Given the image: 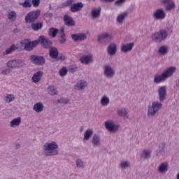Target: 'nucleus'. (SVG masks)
<instances>
[{"label": "nucleus", "instance_id": "nucleus-1", "mask_svg": "<svg viewBox=\"0 0 179 179\" xmlns=\"http://www.w3.org/2000/svg\"><path fill=\"white\" fill-rule=\"evenodd\" d=\"M163 108V104L159 101H155L152 102L151 105H149L147 110V115L149 118L155 117L160 110Z\"/></svg>", "mask_w": 179, "mask_h": 179}, {"label": "nucleus", "instance_id": "nucleus-2", "mask_svg": "<svg viewBox=\"0 0 179 179\" xmlns=\"http://www.w3.org/2000/svg\"><path fill=\"white\" fill-rule=\"evenodd\" d=\"M169 37V31L166 29H161L152 34L151 38L154 43H162Z\"/></svg>", "mask_w": 179, "mask_h": 179}, {"label": "nucleus", "instance_id": "nucleus-3", "mask_svg": "<svg viewBox=\"0 0 179 179\" xmlns=\"http://www.w3.org/2000/svg\"><path fill=\"white\" fill-rule=\"evenodd\" d=\"M58 145L55 142L47 143L44 145V150H45V156H55L58 155Z\"/></svg>", "mask_w": 179, "mask_h": 179}, {"label": "nucleus", "instance_id": "nucleus-4", "mask_svg": "<svg viewBox=\"0 0 179 179\" xmlns=\"http://www.w3.org/2000/svg\"><path fill=\"white\" fill-rule=\"evenodd\" d=\"M104 127L108 132H110V134H115V132H118L120 129V124L115 123L113 120H108L105 121Z\"/></svg>", "mask_w": 179, "mask_h": 179}, {"label": "nucleus", "instance_id": "nucleus-5", "mask_svg": "<svg viewBox=\"0 0 179 179\" xmlns=\"http://www.w3.org/2000/svg\"><path fill=\"white\" fill-rule=\"evenodd\" d=\"M41 11L40 10H35L29 12L25 17L26 23H34L37 21V19L40 17Z\"/></svg>", "mask_w": 179, "mask_h": 179}, {"label": "nucleus", "instance_id": "nucleus-6", "mask_svg": "<svg viewBox=\"0 0 179 179\" xmlns=\"http://www.w3.org/2000/svg\"><path fill=\"white\" fill-rule=\"evenodd\" d=\"M21 46L24 47L26 51H31L34 47L38 45V41H30L29 39H25L20 42Z\"/></svg>", "mask_w": 179, "mask_h": 179}, {"label": "nucleus", "instance_id": "nucleus-7", "mask_svg": "<svg viewBox=\"0 0 179 179\" xmlns=\"http://www.w3.org/2000/svg\"><path fill=\"white\" fill-rule=\"evenodd\" d=\"M103 75L108 78V79H111L114 78L115 71L110 64H106L103 66Z\"/></svg>", "mask_w": 179, "mask_h": 179}, {"label": "nucleus", "instance_id": "nucleus-8", "mask_svg": "<svg viewBox=\"0 0 179 179\" xmlns=\"http://www.w3.org/2000/svg\"><path fill=\"white\" fill-rule=\"evenodd\" d=\"M158 97L160 102H163L166 100L167 97V87L166 85L159 87Z\"/></svg>", "mask_w": 179, "mask_h": 179}, {"label": "nucleus", "instance_id": "nucleus-9", "mask_svg": "<svg viewBox=\"0 0 179 179\" xmlns=\"http://www.w3.org/2000/svg\"><path fill=\"white\" fill-rule=\"evenodd\" d=\"M30 61L35 65H44L45 59L43 56L31 55L29 57Z\"/></svg>", "mask_w": 179, "mask_h": 179}, {"label": "nucleus", "instance_id": "nucleus-10", "mask_svg": "<svg viewBox=\"0 0 179 179\" xmlns=\"http://www.w3.org/2000/svg\"><path fill=\"white\" fill-rule=\"evenodd\" d=\"M176 71H177V67L175 66H171L166 68L162 73L166 79H169V78H171V76L176 73Z\"/></svg>", "mask_w": 179, "mask_h": 179}, {"label": "nucleus", "instance_id": "nucleus-11", "mask_svg": "<svg viewBox=\"0 0 179 179\" xmlns=\"http://www.w3.org/2000/svg\"><path fill=\"white\" fill-rule=\"evenodd\" d=\"M24 65V62L22 60H10L7 63L8 68H20Z\"/></svg>", "mask_w": 179, "mask_h": 179}, {"label": "nucleus", "instance_id": "nucleus-12", "mask_svg": "<svg viewBox=\"0 0 179 179\" xmlns=\"http://www.w3.org/2000/svg\"><path fill=\"white\" fill-rule=\"evenodd\" d=\"M153 17L157 20H163L166 17V13L163 9H157L153 13Z\"/></svg>", "mask_w": 179, "mask_h": 179}, {"label": "nucleus", "instance_id": "nucleus-13", "mask_svg": "<svg viewBox=\"0 0 179 179\" xmlns=\"http://www.w3.org/2000/svg\"><path fill=\"white\" fill-rule=\"evenodd\" d=\"M166 153V143L163 142L159 143L158 148L156 150V156L157 157H162L163 155Z\"/></svg>", "mask_w": 179, "mask_h": 179}, {"label": "nucleus", "instance_id": "nucleus-14", "mask_svg": "<svg viewBox=\"0 0 179 179\" xmlns=\"http://www.w3.org/2000/svg\"><path fill=\"white\" fill-rule=\"evenodd\" d=\"M38 43H41V45L45 48H51V45H52V43L50 41V40L46 39L45 36H41L39 37L38 40Z\"/></svg>", "mask_w": 179, "mask_h": 179}, {"label": "nucleus", "instance_id": "nucleus-15", "mask_svg": "<svg viewBox=\"0 0 179 179\" xmlns=\"http://www.w3.org/2000/svg\"><path fill=\"white\" fill-rule=\"evenodd\" d=\"M83 6L84 5L82 2L75 3L71 5L70 10L73 13H76V12H80L83 9Z\"/></svg>", "mask_w": 179, "mask_h": 179}, {"label": "nucleus", "instance_id": "nucleus-16", "mask_svg": "<svg viewBox=\"0 0 179 179\" xmlns=\"http://www.w3.org/2000/svg\"><path fill=\"white\" fill-rule=\"evenodd\" d=\"M71 38L75 41L76 43H78L79 41H83V40H86L87 38V36H86V34H73L71 35Z\"/></svg>", "mask_w": 179, "mask_h": 179}, {"label": "nucleus", "instance_id": "nucleus-17", "mask_svg": "<svg viewBox=\"0 0 179 179\" xmlns=\"http://www.w3.org/2000/svg\"><path fill=\"white\" fill-rule=\"evenodd\" d=\"M134 45H135L134 42L122 44L121 46L122 52H129L130 51H132Z\"/></svg>", "mask_w": 179, "mask_h": 179}, {"label": "nucleus", "instance_id": "nucleus-18", "mask_svg": "<svg viewBox=\"0 0 179 179\" xmlns=\"http://www.w3.org/2000/svg\"><path fill=\"white\" fill-rule=\"evenodd\" d=\"M169 51H170V47L167 45H163L159 48L158 54L162 57H164V55H167L169 54Z\"/></svg>", "mask_w": 179, "mask_h": 179}, {"label": "nucleus", "instance_id": "nucleus-19", "mask_svg": "<svg viewBox=\"0 0 179 179\" xmlns=\"http://www.w3.org/2000/svg\"><path fill=\"white\" fill-rule=\"evenodd\" d=\"M162 2L164 5H167L166 10H173V9H176V3H174L173 0H162Z\"/></svg>", "mask_w": 179, "mask_h": 179}, {"label": "nucleus", "instance_id": "nucleus-20", "mask_svg": "<svg viewBox=\"0 0 179 179\" xmlns=\"http://www.w3.org/2000/svg\"><path fill=\"white\" fill-rule=\"evenodd\" d=\"M158 171L161 174H166L169 171V162H164L159 165Z\"/></svg>", "mask_w": 179, "mask_h": 179}, {"label": "nucleus", "instance_id": "nucleus-21", "mask_svg": "<svg viewBox=\"0 0 179 179\" xmlns=\"http://www.w3.org/2000/svg\"><path fill=\"white\" fill-rule=\"evenodd\" d=\"M43 75H44L43 73V71H37L36 73H35L32 78H31V81L34 83H38V82H40V80H41V78H43Z\"/></svg>", "mask_w": 179, "mask_h": 179}, {"label": "nucleus", "instance_id": "nucleus-22", "mask_svg": "<svg viewBox=\"0 0 179 179\" xmlns=\"http://www.w3.org/2000/svg\"><path fill=\"white\" fill-rule=\"evenodd\" d=\"M108 54L113 57V55H115L117 54V44L110 43L107 48Z\"/></svg>", "mask_w": 179, "mask_h": 179}, {"label": "nucleus", "instance_id": "nucleus-23", "mask_svg": "<svg viewBox=\"0 0 179 179\" xmlns=\"http://www.w3.org/2000/svg\"><path fill=\"white\" fill-rule=\"evenodd\" d=\"M167 80V78L164 76L163 73L162 74L155 76L154 78V83L156 85H159V83H162V82H166Z\"/></svg>", "mask_w": 179, "mask_h": 179}, {"label": "nucleus", "instance_id": "nucleus-24", "mask_svg": "<svg viewBox=\"0 0 179 179\" xmlns=\"http://www.w3.org/2000/svg\"><path fill=\"white\" fill-rule=\"evenodd\" d=\"M64 22L66 26H69V27L75 26V21H73V19H72V17H71V16L69 15H64Z\"/></svg>", "mask_w": 179, "mask_h": 179}, {"label": "nucleus", "instance_id": "nucleus-25", "mask_svg": "<svg viewBox=\"0 0 179 179\" xmlns=\"http://www.w3.org/2000/svg\"><path fill=\"white\" fill-rule=\"evenodd\" d=\"M87 86V83L85 80H80L78 82L76 85L74 86V89L76 90H82L83 89H85Z\"/></svg>", "mask_w": 179, "mask_h": 179}, {"label": "nucleus", "instance_id": "nucleus-26", "mask_svg": "<svg viewBox=\"0 0 179 179\" xmlns=\"http://www.w3.org/2000/svg\"><path fill=\"white\" fill-rule=\"evenodd\" d=\"M101 13V8L98 7L96 8H94L92 10V19H97L100 17V13Z\"/></svg>", "mask_w": 179, "mask_h": 179}, {"label": "nucleus", "instance_id": "nucleus-27", "mask_svg": "<svg viewBox=\"0 0 179 179\" xmlns=\"http://www.w3.org/2000/svg\"><path fill=\"white\" fill-rule=\"evenodd\" d=\"M92 144L94 146H100L101 145V139L100 136L97 134H94L92 140Z\"/></svg>", "mask_w": 179, "mask_h": 179}, {"label": "nucleus", "instance_id": "nucleus-28", "mask_svg": "<svg viewBox=\"0 0 179 179\" xmlns=\"http://www.w3.org/2000/svg\"><path fill=\"white\" fill-rule=\"evenodd\" d=\"M117 113L118 115H120V117H123L124 118H128V110H127V108H120L117 109Z\"/></svg>", "mask_w": 179, "mask_h": 179}, {"label": "nucleus", "instance_id": "nucleus-29", "mask_svg": "<svg viewBox=\"0 0 179 179\" xmlns=\"http://www.w3.org/2000/svg\"><path fill=\"white\" fill-rule=\"evenodd\" d=\"M44 109V106L41 102L36 103L34 106V110L36 111V113H41L43 110Z\"/></svg>", "mask_w": 179, "mask_h": 179}, {"label": "nucleus", "instance_id": "nucleus-30", "mask_svg": "<svg viewBox=\"0 0 179 179\" xmlns=\"http://www.w3.org/2000/svg\"><path fill=\"white\" fill-rule=\"evenodd\" d=\"M100 103L101 106L106 107V106H108V104H110V98L106 95H103L101 99Z\"/></svg>", "mask_w": 179, "mask_h": 179}, {"label": "nucleus", "instance_id": "nucleus-31", "mask_svg": "<svg viewBox=\"0 0 179 179\" xmlns=\"http://www.w3.org/2000/svg\"><path fill=\"white\" fill-rule=\"evenodd\" d=\"M21 122H22V119L20 117L13 119L10 122V127H12V128H15V127H19Z\"/></svg>", "mask_w": 179, "mask_h": 179}, {"label": "nucleus", "instance_id": "nucleus-32", "mask_svg": "<svg viewBox=\"0 0 179 179\" xmlns=\"http://www.w3.org/2000/svg\"><path fill=\"white\" fill-rule=\"evenodd\" d=\"M59 34L61 37V40H60L61 44L65 43V42L66 41V36H65V29L63 27L61 28L59 31Z\"/></svg>", "mask_w": 179, "mask_h": 179}, {"label": "nucleus", "instance_id": "nucleus-33", "mask_svg": "<svg viewBox=\"0 0 179 179\" xmlns=\"http://www.w3.org/2000/svg\"><path fill=\"white\" fill-rule=\"evenodd\" d=\"M150 156H152V150H143L141 154V157L143 159H150Z\"/></svg>", "mask_w": 179, "mask_h": 179}, {"label": "nucleus", "instance_id": "nucleus-34", "mask_svg": "<svg viewBox=\"0 0 179 179\" xmlns=\"http://www.w3.org/2000/svg\"><path fill=\"white\" fill-rule=\"evenodd\" d=\"M119 166L122 170H125L126 169L131 167V162L129 161H122Z\"/></svg>", "mask_w": 179, "mask_h": 179}, {"label": "nucleus", "instance_id": "nucleus-35", "mask_svg": "<svg viewBox=\"0 0 179 179\" xmlns=\"http://www.w3.org/2000/svg\"><path fill=\"white\" fill-rule=\"evenodd\" d=\"M80 61L81 64H84L85 65H87L90 62V55L82 56L80 58Z\"/></svg>", "mask_w": 179, "mask_h": 179}, {"label": "nucleus", "instance_id": "nucleus-36", "mask_svg": "<svg viewBox=\"0 0 179 179\" xmlns=\"http://www.w3.org/2000/svg\"><path fill=\"white\" fill-rule=\"evenodd\" d=\"M50 55L51 58H57V57H58V50L55 48H51L50 50Z\"/></svg>", "mask_w": 179, "mask_h": 179}, {"label": "nucleus", "instance_id": "nucleus-37", "mask_svg": "<svg viewBox=\"0 0 179 179\" xmlns=\"http://www.w3.org/2000/svg\"><path fill=\"white\" fill-rule=\"evenodd\" d=\"M127 16H128V13H122L117 16V21L118 22V23H122L124 20H125V17H127Z\"/></svg>", "mask_w": 179, "mask_h": 179}, {"label": "nucleus", "instance_id": "nucleus-38", "mask_svg": "<svg viewBox=\"0 0 179 179\" xmlns=\"http://www.w3.org/2000/svg\"><path fill=\"white\" fill-rule=\"evenodd\" d=\"M43 27V23L41 22H38V23H34L32 22L31 24V29L34 30L35 31H37V30H40Z\"/></svg>", "mask_w": 179, "mask_h": 179}, {"label": "nucleus", "instance_id": "nucleus-39", "mask_svg": "<svg viewBox=\"0 0 179 179\" xmlns=\"http://www.w3.org/2000/svg\"><path fill=\"white\" fill-rule=\"evenodd\" d=\"M48 92L49 94H51V96H55L58 92H57V90L55 89V87L50 85L48 87Z\"/></svg>", "mask_w": 179, "mask_h": 179}, {"label": "nucleus", "instance_id": "nucleus-40", "mask_svg": "<svg viewBox=\"0 0 179 179\" xmlns=\"http://www.w3.org/2000/svg\"><path fill=\"white\" fill-rule=\"evenodd\" d=\"M57 34H58V29L55 28H50L49 29V36H51V37H57Z\"/></svg>", "mask_w": 179, "mask_h": 179}, {"label": "nucleus", "instance_id": "nucleus-41", "mask_svg": "<svg viewBox=\"0 0 179 179\" xmlns=\"http://www.w3.org/2000/svg\"><path fill=\"white\" fill-rule=\"evenodd\" d=\"M8 19L13 22L16 20V13L15 11H11L8 13Z\"/></svg>", "mask_w": 179, "mask_h": 179}, {"label": "nucleus", "instance_id": "nucleus-42", "mask_svg": "<svg viewBox=\"0 0 179 179\" xmlns=\"http://www.w3.org/2000/svg\"><path fill=\"white\" fill-rule=\"evenodd\" d=\"M5 100L7 103H11V101L15 100V96L13 94H8L5 97Z\"/></svg>", "mask_w": 179, "mask_h": 179}, {"label": "nucleus", "instance_id": "nucleus-43", "mask_svg": "<svg viewBox=\"0 0 179 179\" xmlns=\"http://www.w3.org/2000/svg\"><path fill=\"white\" fill-rule=\"evenodd\" d=\"M22 8H30L31 6V0H24L22 3Z\"/></svg>", "mask_w": 179, "mask_h": 179}, {"label": "nucleus", "instance_id": "nucleus-44", "mask_svg": "<svg viewBox=\"0 0 179 179\" xmlns=\"http://www.w3.org/2000/svg\"><path fill=\"white\" fill-rule=\"evenodd\" d=\"M16 49H17V47L15 46V45H12L10 48L6 50V54H10L12 51H15Z\"/></svg>", "mask_w": 179, "mask_h": 179}, {"label": "nucleus", "instance_id": "nucleus-45", "mask_svg": "<svg viewBox=\"0 0 179 179\" xmlns=\"http://www.w3.org/2000/svg\"><path fill=\"white\" fill-rule=\"evenodd\" d=\"M59 73L60 76H65V75L68 73V70L66 69V68L64 67L59 70Z\"/></svg>", "mask_w": 179, "mask_h": 179}, {"label": "nucleus", "instance_id": "nucleus-46", "mask_svg": "<svg viewBox=\"0 0 179 179\" xmlns=\"http://www.w3.org/2000/svg\"><path fill=\"white\" fill-rule=\"evenodd\" d=\"M106 37L104 36V34L99 35L98 37V41L99 43H106Z\"/></svg>", "mask_w": 179, "mask_h": 179}, {"label": "nucleus", "instance_id": "nucleus-47", "mask_svg": "<svg viewBox=\"0 0 179 179\" xmlns=\"http://www.w3.org/2000/svg\"><path fill=\"white\" fill-rule=\"evenodd\" d=\"M127 0H117L115 1V5L116 6H122L125 3Z\"/></svg>", "mask_w": 179, "mask_h": 179}, {"label": "nucleus", "instance_id": "nucleus-48", "mask_svg": "<svg viewBox=\"0 0 179 179\" xmlns=\"http://www.w3.org/2000/svg\"><path fill=\"white\" fill-rule=\"evenodd\" d=\"M90 138V129H87L84 134V142Z\"/></svg>", "mask_w": 179, "mask_h": 179}, {"label": "nucleus", "instance_id": "nucleus-49", "mask_svg": "<svg viewBox=\"0 0 179 179\" xmlns=\"http://www.w3.org/2000/svg\"><path fill=\"white\" fill-rule=\"evenodd\" d=\"M103 36L106 40H112L113 39V34L111 33H103Z\"/></svg>", "mask_w": 179, "mask_h": 179}, {"label": "nucleus", "instance_id": "nucleus-50", "mask_svg": "<svg viewBox=\"0 0 179 179\" xmlns=\"http://www.w3.org/2000/svg\"><path fill=\"white\" fill-rule=\"evenodd\" d=\"M40 0H32V5L34 8H38L40 6Z\"/></svg>", "mask_w": 179, "mask_h": 179}, {"label": "nucleus", "instance_id": "nucleus-51", "mask_svg": "<svg viewBox=\"0 0 179 179\" xmlns=\"http://www.w3.org/2000/svg\"><path fill=\"white\" fill-rule=\"evenodd\" d=\"M84 163L82 162L80 159H77L76 161V166L78 168H82L83 167Z\"/></svg>", "mask_w": 179, "mask_h": 179}, {"label": "nucleus", "instance_id": "nucleus-52", "mask_svg": "<svg viewBox=\"0 0 179 179\" xmlns=\"http://www.w3.org/2000/svg\"><path fill=\"white\" fill-rule=\"evenodd\" d=\"M73 0H68L66 2L64 3V6H71L72 3H73Z\"/></svg>", "mask_w": 179, "mask_h": 179}, {"label": "nucleus", "instance_id": "nucleus-53", "mask_svg": "<svg viewBox=\"0 0 179 179\" xmlns=\"http://www.w3.org/2000/svg\"><path fill=\"white\" fill-rule=\"evenodd\" d=\"M1 73H3V75H6L8 73H9V69H3L1 71Z\"/></svg>", "mask_w": 179, "mask_h": 179}, {"label": "nucleus", "instance_id": "nucleus-54", "mask_svg": "<svg viewBox=\"0 0 179 179\" xmlns=\"http://www.w3.org/2000/svg\"><path fill=\"white\" fill-rule=\"evenodd\" d=\"M102 2H107L108 3H111L114 2L115 0H101Z\"/></svg>", "mask_w": 179, "mask_h": 179}, {"label": "nucleus", "instance_id": "nucleus-55", "mask_svg": "<svg viewBox=\"0 0 179 179\" xmlns=\"http://www.w3.org/2000/svg\"><path fill=\"white\" fill-rule=\"evenodd\" d=\"M176 179H179V173L176 175Z\"/></svg>", "mask_w": 179, "mask_h": 179}, {"label": "nucleus", "instance_id": "nucleus-56", "mask_svg": "<svg viewBox=\"0 0 179 179\" xmlns=\"http://www.w3.org/2000/svg\"><path fill=\"white\" fill-rule=\"evenodd\" d=\"M69 102V101H68V100L65 101V104H68Z\"/></svg>", "mask_w": 179, "mask_h": 179}, {"label": "nucleus", "instance_id": "nucleus-57", "mask_svg": "<svg viewBox=\"0 0 179 179\" xmlns=\"http://www.w3.org/2000/svg\"><path fill=\"white\" fill-rule=\"evenodd\" d=\"M80 132H83V127L80 128Z\"/></svg>", "mask_w": 179, "mask_h": 179}, {"label": "nucleus", "instance_id": "nucleus-58", "mask_svg": "<svg viewBox=\"0 0 179 179\" xmlns=\"http://www.w3.org/2000/svg\"><path fill=\"white\" fill-rule=\"evenodd\" d=\"M20 148V145H17V149H19Z\"/></svg>", "mask_w": 179, "mask_h": 179}, {"label": "nucleus", "instance_id": "nucleus-59", "mask_svg": "<svg viewBox=\"0 0 179 179\" xmlns=\"http://www.w3.org/2000/svg\"><path fill=\"white\" fill-rule=\"evenodd\" d=\"M60 59H63L62 57H60Z\"/></svg>", "mask_w": 179, "mask_h": 179}, {"label": "nucleus", "instance_id": "nucleus-60", "mask_svg": "<svg viewBox=\"0 0 179 179\" xmlns=\"http://www.w3.org/2000/svg\"><path fill=\"white\" fill-rule=\"evenodd\" d=\"M90 134H91V135H92V134H93V132L91 131H90Z\"/></svg>", "mask_w": 179, "mask_h": 179}, {"label": "nucleus", "instance_id": "nucleus-61", "mask_svg": "<svg viewBox=\"0 0 179 179\" xmlns=\"http://www.w3.org/2000/svg\"><path fill=\"white\" fill-rule=\"evenodd\" d=\"M58 102H59V103H62V101H58Z\"/></svg>", "mask_w": 179, "mask_h": 179}]
</instances>
